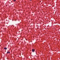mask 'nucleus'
I'll return each instance as SVG.
<instances>
[{
  "label": "nucleus",
  "instance_id": "2",
  "mask_svg": "<svg viewBox=\"0 0 60 60\" xmlns=\"http://www.w3.org/2000/svg\"><path fill=\"white\" fill-rule=\"evenodd\" d=\"M4 49H6H6H7V48H6V47L4 48Z\"/></svg>",
  "mask_w": 60,
  "mask_h": 60
},
{
  "label": "nucleus",
  "instance_id": "4",
  "mask_svg": "<svg viewBox=\"0 0 60 60\" xmlns=\"http://www.w3.org/2000/svg\"><path fill=\"white\" fill-rule=\"evenodd\" d=\"M16 0H14V1H15Z\"/></svg>",
  "mask_w": 60,
  "mask_h": 60
},
{
  "label": "nucleus",
  "instance_id": "1",
  "mask_svg": "<svg viewBox=\"0 0 60 60\" xmlns=\"http://www.w3.org/2000/svg\"><path fill=\"white\" fill-rule=\"evenodd\" d=\"M35 51V49H32V51L33 52H34V51Z\"/></svg>",
  "mask_w": 60,
  "mask_h": 60
},
{
  "label": "nucleus",
  "instance_id": "3",
  "mask_svg": "<svg viewBox=\"0 0 60 60\" xmlns=\"http://www.w3.org/2000/svg\"><path fill=\"white\" fill-rule=\"evenodd\" d=\"M10 51H8V52H7V54H8V53H10Z\"/></svg>",
  "mask_w": 60,
  "mask_h": 60
},
{
  "label": "nucleus",
  "instance_id": "5",
  "mask_svg": "<svg viewBox=\"0 0 60 60\" xmlns=\"http://www.w3.org/2000/svg\"><path fill=\"white\" fill-rule=\"evenodd\" d=\"M30 0V1H31V0Z\"/></svg>",
  "mask_w": 60,
  "mask_h": 60
}]
</instances>
